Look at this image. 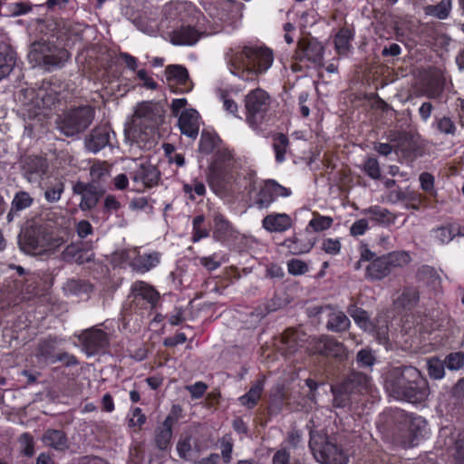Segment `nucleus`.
<instances>
[{"label":"nucleus","mask_w":464,"mask_h":464,"mask_svg":"<svg viewBox=\"0 0 464 464\" xmlns=\"http://www.w3.org/2000/svg\"><path fill=\"white\" fill-rule=\"evenodd\" d=\"M287 268L288 272L294 276L304 275L308 271L307 264L304 261L295 258L288 261Z\"/></svg>","instance_id":"0e129e2a"},{"label":"nucleus","mask_w":464,"mask_h":464,"mask_svg":"<svg viewBox=\"0 0 464 464\" xmlns=\"http://www.w3.org/2000/svg\"><path fill=\"white\" fill-rule=\"evenodd\" d=\"M351 326L349 317L342 311H334L329 314L326 328L334 333L347 331Z\"/></svg>","instance_id":"f704fd0d"},{"label":"nucleus","mask_w":464,"mask_h":464,"mask_svg":"<svg viewBox=\"0 0 464 464\" xmlns=\"http://www.w3.org/2000/svg\"><path fill=\"white\" fill-rule=\"evenodd\" d=\"M62 339L57 336H47L38 341L34 356L40 363L53 364V361L58 352V346L62 343Z\"/></svg>","instance_id":"f3484780"},{"label":"nucleus","mask_w":464,"mask_h":464,"mask_svg":"<svg viewBox=\"0 0 464 464\" xmlns=\"http://www.w3.org/2000/svg\"><path fill=\"white\" fill-rule=\"evenodd\" d=\"M220 141L218 135L208 131H202L199 140V151L204 154H209L216 149H219Z\"/></svg>","instance_id":"a18cd8bd"},{"label":"nucleus","mask_w":464,"mask_h":464,"mask_svg":"<svg viewBox=\"0 0 464 464\" xmlns=\"http://www.w3.org/2000/svg\"><path fill=\"white\" fill-rule=\"evenodd\" d=\"M271 98L263 89L256 88L245 97L246 121L253 128L258 129L266 121L270 110Z\"/></svg>","instance_id":"1a4fd4ad"},{"label":"nucleus","mask_w":464,"mask_h":464,"mask_svg":"<svg viewBox=\"0 0 464 464\" xmlns=\"http://www.w3.org/2000/svg\"><path fill=\"white\" fill-rule=\"evenodd\" d=\"M332 392L334 394L333 405L336 408H344L350 404V392L344 391L343 385L339 384L332 386Z\"/></svg>","instance_id":"3c124183"},{"label":"nucleus","mask_w":464,"mask_h":464,"mask_svg":"<svg viewBox=\"0 0 464 464\" xmlns=\"http://www.w3.org/2000/svg\"><path fill=\"white\" fill-rule=\"evenodd\" d=\"M199 115L194 109L185 110L179 118V127L182 134L196 139L199 130Z\"/></svg>","instance_id":"412c9836"},{"label":"nucleus","mask_w":464,"mask_h":464,"mask_svg":"<svg viewBox=\"0 0 464 464\" xmlns=\"http://www.w3.org/2000/svg\"><path fill=\"white\" fill-rule=\"evenodd\" d=\"M77 338L87 356L104 353L110 345L108 334L97 326L82 331Z\"/></svg>","instance_id":"9d476101"},{"label":"nucleus","mask_w":464,"mask_h":464,"mask_svg":"<svg viewBox=\"0 0 464 464\" xmlns=\"http://www.w3.org/2000/svg\"><path fill=\"white\" fill-rule=\"evenodd\" d=\"M57 46L50 42L38 41L31 44L28 57L31 62H34L36 65H41L44 58L53 52V49H56Z\"/></svg>","instance_id":"473e14b6"},{"label":"nucleus","mask_w":464,"mask_h":464,"mask_svg":"<svg viewBox=\"0 0 464 464\" xmlns=\"http://www.w3.org/2000/svg\"><path fill=\"white\" fill-rule=\"evenodd\" d=\"M443 362L449 370H459L464 366V353L461 352L450 353Z\"/></svg>","instance_id":"4d7b16f0"},{"label":"nucleus","mask_w":464,"mask_h":464,"mask_svg":"<svg viewBox=\"0 0 464 464\" xmlns=\"http://www.w3.org/2000/svg\"><path fill=\"white\" fill-rule=\"evenodd\" d=\"M190 436L180 439L177 443V451L179 456L185 460H192V449L190 444Z\"/></svg>","instance_id":"13d9d810"},{"label":"nucleus","mask_w":464,"mask_h":464,"mask_svg":"<svg viewBox=\"0 0 464 464\" xmlns=\"http://www.w3.org/2000/svg\"><path fill=\"white\" fill-rule=\"evenodd\" d=\"M411 257L404 250L393 251L372 260L365 267V277L372 281H381L389 276L396 268L410 264Z\"/></svg>","instance_id":"6e6552de"},{"label":"nucleus","mask_w":464,"mask_h":464,"mask_svg":"<svg viewBox=\"0 0 464 464\" xmlns=\"http://www.w3.org/2000/svg\"><path fill=\"white\" fill-rule=\"evenodd\" d=\"M199 38L198 31L192 26H181L174 31L170 36V41L176 45H192Z\"/></svg>","instance_id":"7c9ffc66"},{"label":"nucleus","mask_w":464,"mask_h":464,"mask_svg":"<svg viewBox=\"0 0 464 464\" xmlns=\"http://www.w3.org/2000/svg\"><path fill=\"white\" fill-rule=\"evenodd\" d=\"M93 253L83 248L82 243H72L68 245L61 253L60 259L66 263H77L83 265L92 261Z\"/></svg>","instance_id":"6ab92c4d"},{"label":"nucleus","mask_w":464,"mask_h":464,"mask_svg":"<svg viewBox=\"0 0 464 464\" xmlns=\"http://www.w3.org/2000/svg\"><path fill=\"white\" fill-rule=\"evenodd\" d=\"M174 421V418L169 415L162 424L155 430L154 442L156 448L160 451H168L170 448Z\"/></svg>","instance_id":"5701e85b"},{"label":"nucleus","mask_w":464,"mask_h":464,"mask_svg":"<svg viewBox=\"0 0 464 464\" xmlns=\"http://www.w3.org/2000/svg\"><path fill=\"white\" fill-rule=\"evenodd\" d=\"M160 177V171L154 165L149 162L140 163L131 173V179L134 182H141L147 188L156 186Z\"/></svg>","instance_id":"aec40b11"},{"label":"nucleus","mask_w":464,"mask_h":464,"mask_svg":"<svg viewBox=\"0 0 464 464\" xmlns=\"http://www.w3.org/2000/svg\"><path fill=\"white\" fill-rule=\"evenodd\" d=\"M205 221V217L203 215L196 216L193 218L192 226H193V233L191 240L194 243L198 242L202 238L208 237L209 232L207 228L203 227L202 225Z\"/></svg>","instance_id":"603ef678"},{"label":"nucleus","mask_w":464,"mask_h":464,"mask_svg":"<svg viewBox=\"0 0 464 464\" xmlns=\"http://www.w3.org/2000/svg\"><path fill=\"white\" fill-rule=\"evenodd\" d=\"M58 362H63L66 367L74 366L79 363V361L73 354H71L67 352H60L59 350L53 361V364Z\"/></svg>","instance_id":"774afa93"},{"label":"nucleus","mask_w":464,"mask_h":464,"mask_svg":"<svg viewBox=\"0 0 464 464\" xmlns=\"http://www.w3.org/2000/svg\"><path fill=\"white\" fill-rule=\"evenodd\" d=\"M34 203V198L26 191H18L14 194L11 202V208L6 215L8 224L12 223L18 212L30 208Z\"/></svg>","instance_id":"cd10ccee"},{"label":"nucleus","mask_w":464,"mask_h":464,"mask_svg":"<svg viewBox=\"0 0 464 464\" xmlns=\"http://www.w3.org/2000/svg\"><path fill=\"white\" fill-rule=\"evenodd\" d=\"M445 363L437 358H431L428 361V372L430 378L439 380L445 375Z\"/></svg>","instance_id":"6e6d98bb"},{"label":"nucleus","mask_w":464,"mask_h":464,"mask_svg":"<svg viewBox=\"0 0 464 464\" xmlns=\"http://www.w3.org/2000/svg\"><path fill=\"white\" fill-rule=\"evenodd\" d=\"M63 289L65 292L73 295H81L82 294H89L92 291V285L84 279L72 278L67 280Z\"/></svg>","instance_id":"37998d69"},{"label":"nucleus","mask_w":464,"mask_h":464,"mask_svg":"<svg viewBox=\"0 0 464 464\" xmlns=\"http://www.w3.org/2000/svg\"><path fill=\"white\" fill-rule=\"evenodd\" d=\"M226 60L231 73L243 81L252 82L271 67L274 55L266 46L245 45L230 48L226 53Z\"/></svg>","instance_id":"f03ea898"},{"label":"nucleus","mask_w":464,"mask_h":464,"mask_svg":"<svg viewBox=\"0 0 464 464\" xmlns=\"http://www.w3.org/2000/svg\"><path fill=\"white\" fill-rule=\"evenodd\" d=\"M221 455L225 463H229L232 459L233 442L230 438H222L220 441Z\"/></svg>","instance_id":"338daca9"},{"label":"nucleus","mask_w":464,"mask_h":464,"mask_svg":"<svg viewBox=\"0 0 464 464\" xmlns=\"http://www.w3.org/2000/svg\"><path fill=\"white\" fill-rule=\"evenodd\" d=\"M95 111L92 106H79L72 109L55 120L56 128L66 137L84 132L94 120Z\"/></svg>","instance_id":"423d86ee"},{"label":"nucleus","mask_w":464,"mask_h":464,"mask_svg":"<svg viewBox=\"0 0 464 464\" xmlns=\"http://www.w3.org/2000/svg\"><path fill=\"white\" fill-rule=\"evenodd\" d=\"M321 248L329 255H338L342 248L341 241L338 238H325L322 242Z\"/></svg>","instance_id":"680f3d73"},{"label":"nucleus","mask_w":464,"mask_h":464,"mask_svg":"<svg viewBox=\"0 0 464 464\" xmlns=\"http://www.w3.org/2000/svg\"><path fill=\"white\" fill-rule=\"evenodd\" d=\"M111 129L106 125L96 126L84 140L88 151L97 153L110 144Z\"/></svg>","instance_id":"a211bd4d"},{"label":"nucleus","mask_w":464,"mask_h":464,"mask_svg":"<svg viewBox=\"0 0 464 464\" xmlns=\"http://www.w3.org/2000/svg\"><path fill=\"white\" fill-rule=\"evenodd\" d=\"M375 361V357L369 349H362L356 354V362L359 367L371 368Z\"/></svg>","instance_id":"bf43d9fd"},{"label":"nucleus","mask_w":464,"mask_h":464,"mask_svg":"<svg viewBox=\"0 0 464 464\" xmlns=\"http://www.w3.org/2000/svg\"><path fill=\"white\" fill-rule=\"evenodd\" d=\"M435 237L441 243L450 242L456 236L460 234L459 227L455 225H447L434 230Z\"/></svg>","instance_id":"09e8293b"},{"label":"nucleus","mask_w":464,"mask_h":464,"mask_svg":"<svg viewBox=\"0 0 464 464\" xmlns=\"http://www.w3.org/2000/svg\"><path fill=\"white\" fill-rule=\"evenodd\" d=\"M213 221L215 237L218 239H223L231 234L232 225L222 214L216 213Z\"/></svg>","instance_id":"c03bdc74"},{"label":"nucleus","mask_w":464,"mask_h":464,"mask_svg":"<svg viewBox=\"0 0 464 464\" xmlns=\"http://www.w3.org/2000/svg\"><path fill=\"white\" fill-rule=\"evenodd\" d=\"M289 147V139L283 133H277L273 139V149L276 153V160L279 163L285 160V153Z\"/></svg>","instance_id":"49530a36"},{"label":"nucleus","mask_w":464,"mask_h":464,"mask_svg":"<svg viewBox=\"0 0 464 464\" xmlns=\"http://www.w3.org/2000/svg\"><path fill=\"white\" fill-rule=\"evenodd\" d=\"M285 245L295 255H300V254H304V253H308L312 249V247H313V244L312 243H308V244L304 245V246L299 247L298 246V240L295 237V238L286 239L285 241Z\"/></svg>","instance_id":"69168bd1"},{"label":"nucleus","mask_w":464,"mask_h":464,"mask_svg":"<svg viewBox=\"0 0 464 464\" xmlns=\"http://www.w3.org/2000/svg\"><path fill=\"white\" fill-rule=\"evenodd\" d=\"M264 390V381L258 380L256 381L249 389L247 393L241 396L239 398V401L242 405L246 406L249 409L254 408L258 400L260 399V396Z\"/></svg>","instance_id":"a19ab883"},{"label":"nucleus","mask_w":464,"mask_h":464,"mask_svg":"<svg viewBox=\"0 0 464 464\" xmlns=\"http://www.w3.org/2000/svg\"><path fill=\"white\" fill-rule=\"evenodd\" d=\"M436 129L442 134L454 136L457 131V127L454 121L448 116L436 118Z\"/></svg>","instance_id":"5fc2aeb1"},{"label":"nucleus","mask_w":464,"mask_h":464,"mask_svg":"<svg viewBox=\"0 0 464 464\" xmlns=\"http://www.w3.org/2000/svg\"><path fill=\"white\" fill-rule=\"evenodd\" d=\"M160 254L152 252L150 254L140 255L138 254L130 263V267L140 274H144L160 263Z\"/></svg>","instance_id":"c85d7f7f"},{"label":"nucleus","mask_w":464,"mask_h":464,"mask_svg":"<svg viewBox=\"0 0 464 464\" xmlns=\"http://www.w3.org/2000/svg\"><path fill=\"white\" fill-rule=\"evenodd\" d=\"M353 39V33L349 28H342L334 37L335 50L340 55H346L351 49V41Z\"/></svg>","instance_id":"58836bf2"},{"label":"nucleus","mask_w":464,"mask_h":464,"mask_svg":"<svg viewBox=\"0 0 464 464\" xmlns=\"http://www.w3.org/2000/svg\"><path fill=\"white\" fill-rule=\"evenodd\" d=\"M293 225L292 218L285 213H272L262 220V227L268 232L282 233Z\"/></svg>","instance_id":"b1692460"},{"label":"nucleus","mask_w":464,"mask_h":464,"mask_svg":"<svg viewBox=\"0 0 464 464\" xmlns=\"http://www.w3.org/2000/svg\"><path fill=\"white\" fill-rule=\"evenodd\" d=\"M324 47L321 42L313 37H303L297 43L293 58L295 61H308L314 66H322Z\"/></svg>","instance_id":"ddd939ff"},{"label":"nucleus","mask_w":464,"mask_h":464,"mask_svg":"<svg viewBox=\"0 0 464 464\" xmlns=\"http://www.w3.org/2000/svg\"><path fill=\"white\" fill-rule=\"evenodd\" d=\"M347 313L353 319L354 323L362 330L368 331L372 328L368 313L354 304L347 307Z\"/></svg>","instance_id":"ea45409f"},{"label":"nucleus","mask_w":464,"mask_h":464,"mask_svg":"<svg viewBox=\"0 0 464 464\" xmlns=\"http://www.w3.org/2000/svg\"><path fill=\"white\" fill-rule=\"evenodd\" d=\"M18 244L22 251L35 255L53 251L62 241L59 238L52 239L44 227L32 226L18 236Z\"/></svg>","instance_id":"0eeeda50"},{"label":"nucleus","mask_w":464,"mask_h":464,"mask_svg":"<svg viewBox=\"0 0 464 464\" xmlns=\"http://www.w3.org/2000/svg\"><path fill=\"white\" fill-rule=\"evenodd\" d=\"M237 162L227 148H219L208 167V181L215 192L240 190L243 187L237 172Z\"/></svg>","instance_id":"20e7f679"},{"label":"nucleus","mask_w":464,"mask_h":464,"mask_svg":"<svg viewBox=\"0 0 464 464\" xmlns=\"http://www.w3.org/2000/svg\"><path fill=\"white\" fill-rule=\"evenodd\" d=\"M419 300V290L415 286H405L394 301V304L397 307L411 310L418 304Z\"/></svg>","instance_id":"2f4dec72"},{"label":"nucleus","mask_w":464,"mask_h":464,"mask_svg":"<svg viewBox=\"0 0 464 464\" xmlns=\"http://www.w3.org/2000/svg\"><path fill=\"white\" fill-rule=\"evenodd\" d=\"M450 9L451 0H441L437 5H427L425 7V14L439 19H445L449 16Z\"/></svg>","instance_id":"de8ad7c7"},{"label":"nucleus","mask_w":464,"mask_h":464,"mask_svg":"<svg viewBox=\"0 0 464 464\" xmlns=\"http://www.w3.org/2000/svg\"><path fill=\"white\" fill-rule=\"evenodd\" d=\"M384 389L395 400L413 404L424 402L430 395L428 381L412 366L390 369L384 377Z\"/></svg>","instance_id":"f257e3e1"},{"label":"nucleus","mask_w":464,"mask_h":464,"mask_svg":"<svg viewBox=\"0 0 464 464\" xmlns=\"http://www.w3.org/2000/svg\"><path fill=\"white\" fill-rule=\"evenodd\" d=\"M446 78L440 72L431 73L424 84L422 94L430 99H439L444 92Z\"/></svg>","instance_id":"bb28decb"},{"label":"nucleus","mask_w":464,"mask_h":464,"mask_svg":"<svg viewBox=\"0 0 464 464\" xmlns=\"http://www.w3.org/2000/svg\"><path fill=\"white\" fill-rule=\"evenodd\" d=\"M72 193L81 197L80 209L91 211L96 208L105 190L101 185L79 180L72 185Z\"/></svg>","instance_id":"f8f14e48"},{"label":"nucleus","mask_w":464,"mask_h":464,"mask_svg":"<svg viewBox=\"0 0 464 464\" xmlns=\"http://www.w3.org/2000/svg\"><path fill=\"white\" fill-rule=\"evenodd\" d=\"M309 448L314 459L322 464H347L348 455L338 445L336 438L323 431L310 432Z\"/></svg>","instance_id":"39448f33"},{"label":"nucleus","mask_w":464,"mask_h":464,"mask_svg":"<svg viewBox=\"0 0 464 464\" xmlns=\"http://www.w3.org/2000/svg\"><path fill=\"white\" fill-rule=\"evenodd\" d=\"M326 350L324 356L338 357L343 353V346L341 343L337 342L334 338L326 339Z\"/></svg>","instance_id":"e2e57ef3"},{"label":"nucleus","mask_w":464,"mask_h":464,"mask_svg":"<svg viewBox=\"0 0 464 464\" xmlns=\"http://www.w3.org/2000/svg\"><path fill=\"white\" fill-rule=\"evenodd\" d=\"M128 298L135 308H154L160 299V293L152 285L139 280L131 285Z\"/></svg>","instance_id":"9b49d317"},{"label":"nucleus","mask_w":464,"mask_h":464,"mask_svg":"<svg viewBox=\"0 0 464 464\" xmlns=\"http://www.w3.org/2000/svg\"><path fill=\"white\" fill-rule=\"evenodd\" d=\"M304 334L293 329L285 330L281 336L280 349L285 355L294 354L303 346L304 343Z\"/></svg>","instance_id":"a878e982"},{"label":"nucleus","mask_w":464,"mask_h":464,"mask_svg":"<svg viewBox=\"0 0 464 464\" xmlns=\"http://www.w3.org/2000/svg\"><path fill=\"white\" fill-rule=\"evenodd\" d=\"M363 171L372 179L381 178V169L375 158H368L363 164Z\"/></svg>","instance_id":"052dcab7"},{"label":"nucleus","mask_w":464,"mask_h":464,"mask_svg":"<svg viewBox=\"0 0 464 464\" xmlns=\"http://www.w3.org/2000/svg\"><path fill=\"white\" fill-rule=\"evenodd\" d=\"M111 166L106 161L95 160L90 168V183L100 185L110 175Z\"/></svg>","instance_id":"79ce46f5"},{"label":"nucleus","mask_w":464,"mask_h":464,"mask_svg":"<svg viewBox=\"0 0 464 464\" xmlns=\"http://www.w3.org/2000/svg\"><path fill=\"white\" fill-rule=\"evenodd\" d=\"M14 58L9 45L0 44V80L6 77L14 66Z\"/></svg>","instance_id":"4c0bfd02"},{"label":"nucleus","mask_w":464,"mask_h":464,"mask_svg":"<svg viewBox=\"0 0 464 464\" xmlns=\"http://www.w3.org/2000/svg\"><path fill=\"white\" fill-rule=\"evenodd\" d=\"M334 219L328 216H322L317 212L313 213V218L309 221L308 227L314 232H321L332 227Z\"/></svg>","instance_id":"8fccbe9b"},{"label":"nucleus","mask_w":464,"mask_h":464,"mask_svg":"<svg viewBox=\"0 0 464 464\" xmlns=\"http://www.w3.org/2000/svg\"><path fill=\"white\" fill-rule=\"evenodd\" d=\"M69 56V53L65 49L57 47L56 49H53V52L44 58L41 66H44L47 71L60 68L64 65Z\"/></svg>","instance_id":"c9c22d12"},{"label":"nucleus","mask_w":464,"mask_h":464,"mask_svg":"<svg viewBox=\"0 0 464 464\" xmlns=\"http://www.w3.org/2000/svg\"><path fill=\"white\" fill-rule=\"evenodd\" d=\"M406 430L398 435L397 441L403 448L416 446L423 436L427 421L420 416H411L405 421Z\"/></svg>","instance_id":"2eb2a0df"},{"label":"nucleus","mask_w":464,"mask_h":464,"mask_svg":"<svg viewBox=\"0 0 464 464\" xmlns=\"http://www.w3.org/2000/svg\"><path fill=\"white\" fill-rule=\"evenodd\" d=\"M344 391L353 393L367 392L371 386V378L361 372H352L341 383Z\"/></svg>","instance_id":"4be33fe9"},{"label":"nucleus","mask_w":464,"mask_h":464,"mask_svg":"<svg viewBox=\"0 0 464 464\" xmlns=\"http://www.w3.org/2000/svg\"><path fill=\"white\" fill-rule=\"evenodd\" d=\"M291 195L290 188H287L274 179H267L257 192L254 205L258 209L268 208L279 197Z\"/></svg>","instance_id":"4468645a"},{"label":"nucleus","mask_w":464,"mask_h":464,"mask_svg":"<svg viewBox=\"0 0 464 464\" xmlns=\"http://www.w3.org/2000/svg\"><path fill=\"white\" fill-rule=\"evenodd\" d=\"M166 77L169 82H173L180 87L182 92H188L192 89V82L188 77V70L182 65H169L166 67Z\"/></svg>","instance_id":"393cba45"},{"label":"nucleus","mask_w":464,"mask_h":464,"mask_svg":"<svg viewBox=\"0 0 464 464\" xmlns=\"http://www.w3.org/2000/svg\"><path fill=\"white\" fill-rule=\"evenodd\" d=\"M163 121L160 106L150 102H141L136 107L131 124L125 129L126 139L140 148L151 147L156 129Z\"/></svg>","instance_id":"7ed1b4c3"},{"label":"nucleus","mask_w":464,"mask_h":464,"mask_svg":"<svg viewBox=\"0 0 464 464\" xmlns=\"http://www.w3.org/2000/svg\"><path fill=\"white\" fill-rule=\"evenodd\" d=\"M21 164L24 177L31 183L40 181L48 169L47 160L40 156H25Z\"/></svg>","instance_id":"dca6fc26"},{"label":"nucleus","mask_w":464,"mask_h":464,"mask_svg":"<svg viewBox=\"0 0 464 464\" xmlns=\"http://www.w3.org/2000/svg\"><path fill=\"white\" fill-rule=\"evenodd\" d=\"M64 190V184L61 180H55L47 187L44 192L45 199L50 203L57 202Z\"/></svg>","instance_id":"864d4df0"},{"label":"nucleus","mask_w":464,"mask_h":464,"mask_svg":"<svg viewBox=\"0 0 464 464\" xmlns=\"http://www.w3.org/2000/svg\"><path fill=\"white\" fill-rule=\"evenodd\" d=\"M277 309L278 305L276 304L275 300L272 299L270 302L260 304L256 307L254 311L250 312L246 315L245 323L248 328H256L262 319L271 312L276 311Z\"/></svg>","instance_id":"c756f323"},{"label":"nucleus","mask_w":464,"mask_h":464,"mask_svg":"<svg viewBox=\"0 0 464 464\" xmlns=\"http://www.w3.org/2000/svg\"><path fill=\"white\" fill-rule=\"evenodd\" d=\"M43 440L47 446L59 451H63L69 447L65 433L60 430H46Z\"/></svg>","instance_id":"72a5a7b5"},{"label":"nucleus","mask_w":464,"mask_h":464,"mask_svg":"<svg viewBox=\"0 0 464 464\" xmlns=\"http://www.w3.org/2000/svg\"><path fill=\"white\" fill-rule=\"evenodd\" d=\"M364 215H370L372 218L380 224L390 226L394 224L396 215L380 206H372L362 210Z\"/></svg>","instance_id":"e433bc0d"}]
</instances>
